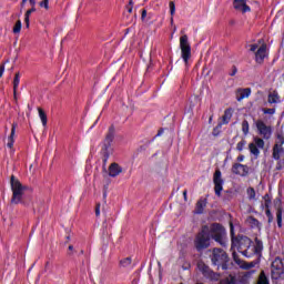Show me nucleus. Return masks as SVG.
<instances>
[{"instance_id": "9b49d317", "label": "nucleus", "mask_w": 284, "mask_h": 284, "mask_svg": "<svg viewBox=\"0 0 284 284\" xmlns=\"http://www.w3.org/2000/svg\"><path fill=\"white\" fill-rule=\"evenodd\" d=\"M213 183H214L215 196H221V192H223V183H225V181L223 180L221 170H216L214 172Z\"/></svg>"}, {"instance_id": "473e14b6", "label": "nucleus", "mask_w": 284, "mask_h": 284, "mask_svg": "<svg viewBox=\"0 0 284 284\" xmlns=\"http://www.w3.org/2000/svg\"><path fill=\"white\" fill-rule=\"evenodd\" d=\"M265 215L267 217V223L271 224L274 222V215L272 214V210L266 209L265 210Z\"/></svg>"}, {"instance_id": "72a5a7b5", "label": "nucleus", "mask_w": 284, "mask_h": 284, "mask_svg": "<svg viewBox=\"0 0 284 284\" xmlns=\"http://www.w3.org/2000/svg\"><path fill=\"white\" fill-rule=\"evenodd\" d=\"M22 23L21 20H18L13 27V34H19L21 32Z\"/></svg>"}, {"instance_id": "f3484780", "label": "nucleus", "mask_w": 284, "mask_h": 284, "mask_svg": "<svg viewBox=\"0 0 284 284\" xmlns=\"http://www.w3.org/2000/svg\"><path fill=\"white\" fill-rule=\"evenodd\" d=\"M121 172H123V168H121V165H119V163L116 162H113L109 166V176H111L112 179H115V176H119Z\"/></svg>"}, {"instance_id": "6e6552de", "label": "nucleus", "mask_w": 284, "mask_h": 284, "mask_svg": "<svg viewBox=\"0 0 284 284\" xmlns=\"http://www.w3.org/2000/svg\"><path fill=\"white\" fill-rule=\"evenodd\" d=\"M199 271L203 274L205 278L209 281H220L221 280V274L214 272L212 268H210L205 263L200 262L197 264Z\"/></svg>"}, {"instance_id": "423d86ee", "label": "nucleus", "mask_w": 284, "mask_h": 284, "mask_svg": "<svg viewBox=\"0 0 284 284\" xmlns=\"http://www.w3.org/2000/svg\"><path fill=\"white\" fill-rule=\"evenodd\" d=\"M180 50H181V57H182L184 63H187L192 57V47L190 45V42L187 41L186 34H184L180 38Z\"/></svg>"}, {"instance_id": "603ef678", "label": "nucleus", "mask_w": 284, "mask_h": 284, "mask_svg": "<svg viewBox=\"0 0 284 284\" xmlns=\"http://www.w3.org/2000/svg\"><path fill=\"white\" fill-rule=\"evenodd\" d=\"M106 199H108V193L104 192V193H103V200L105 201Z\"/></svg>"}, {"instance_id": "b1692460", "label": "nucleus", "mask_w": 284, "mask_h": 284, "mask_svg": "<svg viewBox=\"0 0 284 284\" xmlns=\"http://www.w3.org/2000/svg\"><path fill=\"white\" fill-rule=\"evenodd\" d=\"M277 227H283V209L281 206L276 210Z\"/></svg>"}, {"instance_id": "c03bdc74", "label": "nucleus", "mask_w": 284, "mask_h": 284, "mask_svg": "<svg viewBox=\"0 0 284 284\" xmlns=\"http://www.w3.org/2000/svg\"><path fill=\"white\" fill-rule=\"evenodd\" d=\"M250 52H256L258 50V44H250Z\"/></svg>"}, {"instance_id": "a18cd8bd", "label": "nucleus", "mask_w": 284, "mask_h": 284, "mask_svg": "<svg viewBox=\"0 0 284 284\" xmlns=\"http://www.w3.org/2000/svg\"><path fill=\"white\" fill-rule=\"evenodd\" d=\"M3 72H6V62H3V63L0 65V79H1V77H3Z\"/></svg>"}, {"instance_id": "f8f14e48", "label": "nucleus", "mask_w": 284, "mask_h": 284, "mask_svg": "<svg viewBox=\"0 0 284 284\" xmlns=\"http://www.w3.org/2000/svg\"><path fill=\"white\" fill-rule=\"evenodd\" d=\"M263 150V148H265V141H263V139L256 136L254 138V142L248 144V150L251 152V154H253V156L258 158V154H261V151L258 150Z\"/></svg>"}, {"instance_id": "37998d69", "label": "nucleus", "mask_w": 284, "mask_h": 284, "mask_svg": "<svg viewBox=\"0 0 284 284\" xmlns=\"http://www.w3.org/2000/svg\"><path fill=\"white\" fill-rule=\"evenodd\" d=\"M277 140H278L277 145H280L281 148H283V144H284V138H283V135L277 134Z\"/></svg>"}, {"instance_id": "09e8293b", "label": "nucleus", "mask_w": 284, "mask_h": 284, "mask_svg": "<svg viewBox=\"0 0 284 284\" xmlns=\"http://www.w3.org/2000/svg\"><path fill=\"white\" fill-rule=\"evenodd\" d=\"M145 17H148V10L142 9V14H141V19H145Z\"/></svg>"}, {"instance_id": "cd10ccee", "label": "nucleus", "mask_w": 284, "mask_h": 284, "mask_svg": "<svg viewBox=\"0 0 284 284\" xmlns=\"http://www.w3.org/2000/svg\"><path fill=\"white\" fill-rule=\"evenodd\" d=\"M246 194L248 196V201H254V199H256V190H254V187L250 186L246 190Z\"/></svg>"}, {"instance_id": "864d4df0", "label": "nucleus", "mask_w": 284, "mask_h": 284, "mask_svg": "<svg viewBox=\"0 0 284 284\" xmlns=\"http://www.w3.org/2000/svg\"><path fill=\"white\" fill-rule=\"evenodd\" d=\"M72 250H74L73 245H69V251L72 252Z\"/></svg>"}, {"instance_id": "9d476101", "label": "nucleus", "mask_w": 284, "mask_h": 284, "mask_svg": "<svg viewBox=\"0 0 284 284\" xmlns=\"http://www.w3.org/2000/svg\"><path fill=\"white\" fill-rule=\"evenodd\" d=\"M255 128L257 129L258 135L263 136V139H270L272 136V126H267L263 120H256Z\"/></svg>"}, {"instance_id": "7ed1b4c3", "label": "nucleus", "mask_w": 284, "mask_h": 284, "mask_svg": "<svg viewBox=\"0 0 284 284\" xmlns=\"http://www.w3.org/2000/svg\"><path fill=\"white\" fill-rule=\"evenodd\" d=\"M116 134V129L114 124L110 125L106 132V135L102 142V148L100 154L102 156L103 168L108 165V161L112 154H114V149L112 148V143H114V136Z\"/></svg>"}, {"instance_id": "a211bd4d", "label": "nucleus", "mask_w": 284, "mask_h": 284, "mask_svg": "<svg viewBox=\"0 0 284 284\" xmlns=\"http://www.w3.org/2000/svg\"><path fill=\"white\" fill-rule=\"evenodd\" d=\"M17 126H18L17 122H13L11 124V133L8 138L7 148H10V149L14 148V134L17 133Z\"/></svg>"}, {"instance_id": "2eb2a0df", "label": "nucleus", "mask_w": 284, "mask_h": 284, "mask_svg": "<svg viewBox=\"0 0 284 284\" xmlns=\"http://www.w3.org/2000/svg\"><path fill=\"white\" fill-rule=\"evenodd\" d=\"M233 8L235 10H239L240 12H243L244 14H245V12H251L252 11L250 6H247L246 0H234L233 1Z\"/></svg>"}, {"instance_id": "f257e3e1", "label": "nucleus", "mask_w": 284, "mask_h": 284, "mask_svg": "<svg viewBox=\"0 0 284 284\" xmlns=\"http://www.w3.org/2000/svg\"><path fill=\"white\" fill-rule=\"evenodd\" d=\"M225 227L219 223H213L211 226L203 225L201 231L195 235L194 239V247L196 252H203V250H207L211 245V241H215L222 245V247H226L227 242H225Z\"/></svg>"}, {"instance_id": "ea45409f", "label": "nucleus", "mask_w": 284, "mask_h": 284, "mask_svg": "<svg viewBox=\"0 0 284 284\" xmlns=\"http://www.w3.org/2000/svg\"><path fill=\"white\" fill-rule=\"evenodd\" d=\"M263 114H275L276 113V109L272 108V109H262Z\"/></svg>"}, {"instance_id": "393cba45", "label": "nucleus", "mask_w": 284, "mask_h": 284, "mask_svg": "<svg viewBox=\"0 0 284 284\" xmlns=\"http://www.w3.org/2000/svg\"><path fill=\"white\" fill-rule=\"evenodd\" d=\"M219 284H236V276L234 275H229L225 278H222Z\"/></svg>"}, {"instance_id": "6e6d98bb", "label": "nucleus", "mask_w": 284, "mask_h": 284, "mask_svg": "<svg viewBox=\"0 0 284 284\" xmlns=\"http://www.w3.org/2000/svg\"><path fill=\"white\" fill-rule=\"evenodd\" d=\"M275 201H277V203H281V199H276Z\"/></svg>"}, {"instance_id": "2f4dec72", "label": "nucleus", "mask_w": 284, "mask_h": 284, "mask_svg": "<svg viewBox=\"0 0 284 284\" xmlns=\"http://www.w3.org/2000/svg\"><path fill=\"white\" fill-rule=\"evenodd\" d=\"M121 267H130L132 265V257H125L120 261Z\"/></svg>"}, {"instance_id": "5701e85b", "label": "nucleus", "mask_w": 284, "mask_h": 284, "mask_svg": "<svg viewBox=\"0 0 284 284\" xmlns=\"http://www.w3.org/2000/svg\"><path fill=\"white\" fill-rule=\"evenodd\" d=\"M38 113L43 128H45V125H48V114H45V111L41 108H38Z\"/></svg>"}, {"instance_id": "20e7f679", "label": "nucleus", "mask_w": 284, "mask_h": 284, "mask_svg": "<svg viewBox=\"0 0 284 284\" xmlns=\"http://www.w3.org/2000/svg\"><path fill=\"white\" fill-rule=\"evenodd\" d=\"M211 262L217 270H230V255L223 248L212 250Z\"/></svg>"}, {"instance_id": "ddd939ff", "label": "nucleus", "mask_w": 284, "mask_h": 284, "mask_svg": "<svg viewBox=\"0 0 284 284\" xmlns=\"http://www.w3.org/2000/svg\"><path fill=\"white\" fill-rule=\"evenodd\" d=\"M231 170L233 174H236L237 176H247V174H250V166L246 164L234 163Z\"/></svg>"}, {"instance_id": "4c0bfd02", "label": "nucleus", "mask_w": 284, "mask_h": 284, "mask_svg": "<svg viewBox=\"0 0 284 284\" xmlns=\"http://www.w3.org/2000/svg\"><path fill=\"white\" fill-rule=\"evenodd\" d=\"M169 8H170L171 17H174V14L176 12V4H174V2L171 1V2H169Z\"/></svg>"}, {"instance_id": "4be33fe9", "label": "nucleus", "mask_w": 284, "mask_h": 284, "mask_svg": "<svg viewBox=\"0 0 284 284\" xmlns=\"http://www.w3.org/2000/svg\"><path fill=\"white\" fill-rule=\"evenodd\" d=\"M232 120V108L225 109L224 114L222 115V123L223 125H227Z\"/></svg>"}, {"instance_id": "5fc2aeb1", "label": "nucleus", "mask_w": 284, "mask_h": 284, "mask_svg": "<svg viewBox=\"0 0 284 284\" xmlns=\"http://www.w3.org/2000/svg\"><path fill=\"white\" fill-rule=\"evenodd\" d=\"M172 23H174V18H173V17H171V24H172Z\"/></svg>"}, {"instance_id": "79ce46f5", "label": "nucleus", "mask_w": 284, "mask_h": 284, "mask_svg": "<svg viewBox=\"0 0 284 284\" xmlns=\"http://www.w3.org/2000/svg\"><path fill=\"white\" fill-rule=\"evenodd\" d=\"M95 216H101V203L95 204Z\"/></svg>"}, {"instance_id": "3c124183", "label": "nucleus", "mask_w": 284, "mask_h": 284, "mask_svg": "<svg viewBox=\"0 0 284 284\" xmlns=\"http://www.w3.org/2000/svg\"><path fill=\"white\" fill-rule=\"evenodd\" d=\"M184 201H187V190L183 191Z\"/></svg>"}, {"instance_id": "6ab92c4d", "label": "nucleus", "mask_w": 284, "mask_h": 284, "mask_svg": "<svg viewBox=\"0 0 284 284\" xmlns=\"http://www.w3.org/2000/svg\"><path fill=\"white\" fill-rule=\"evenodd\" d=\"M19 83H21V73L17 72L13 78V99L17 103V90H19Z\"/></svg>"}, {"instance_id": "c756f323", "label": "nucleus", "mask_w": 284, "mask_h": 284, "mask_svg": "<svg viewBox=\"0 0 284 284\" xmlns=\"http://www.w3.org/2000/svg\"><path fill=\"white\" fill-rule=\"evenodd\" d=\"M248 223L251 224L252 227L261 229V222L254 216L248 217Z\"/></svg>"}, {"instance_id": "49530a36", "label": "nucleus", "mask_w": 284, "mask_h": 284, "mask_svg": "<svg viewBox=\"0 0 284 284\" xmlns=\"http://www.w3.org/2000/svg\"><path fill=\"white\" fill-rule=\"evenodd\" d=\"M236 72H239V69H236V65H233L230 77H235Z\"/></svg>"}, {"instance_id": "de8ad7c7", "label": "nucleus", "mask_w": 284, "mask_h": 284, "mask_svg": "<svg viewBox=\"0 0 284 284\" xmlns=\"http://www.w3.org/2000/svg\"><path fill=\"white\" fill-rule=\"evenodd\" d=\"M236 161H237L239 163H243V161H245V155H239L237 159H236Z\"/></svg>"}, {"instance_id": "a19ab883", "label": "nucleus", "mask_w": 284, "mask_h": 284, "mask_svg": "<svg viewBox=\"0 0 284 284\" xmlns=\"http://www.w3.org/2000/svg\"><path fill=\"white\" fill-rule=\"evenodd\" d=\"M133 8H134V2L130 0L129 4L126 6V11L129 12V14H132Z\"/></svg>"}, {"instance_id": "7c9ffc66", "label": "nucleus", "mask_w": 284, "mask_h": 284, "mask_svg": "<svg viewBox=\"0 0 284 284\" xmlns=\"http://www.w3.org/2000/svg\"><path fill=\"white\" fill-rule=\"evenodd\" d=\"M247 145V140L242 139L237 145H236V150L237 152H243V150H245V146Z\"/></svg>"}, {"instance_id": "e433bc0d", "label": "nucleus", "mask_w": 284, "mask_h": 284, "mask_svg": "<svg viewBox=\"0 0 284 284\" xmlns=\"http://www.w3.org/2000/svg\"><path fill=\"white\" fill-rule=\"evenodd\" d=\"M40 8H44V10H50V0H42L39 3Z\"/></svg>"}, {"instance_id": "8fccbe9b", "label": "nucleus", "mask_w": 284, "mask_h": 284, "mask_svg": "<svg viewBox=\"0 0 284 284\" xmlns=\"http://www.w3.org/2000/svg\"><path fill=\"white\" fill-rule=\"evenodd\" d=\"M164 130L163 129H160L156 133V135L154 136V139H156L158 136H162Z\"/></svg>"}, {"instance_id": "a878e982", "label": "nucleus", "mask_w": 284, "mask_h": 284, "mask_svg": "<svg viewBox=\"0 0 284 284\" xmlns=\"http://www.w3.org/2000/svg\"><path fill=\"white\" fill-rule=\"evenodd\" d=\"M280 97H278V92H276V91H274L273 93H270L268 94V99H267V101H268V103H278V101H280Z\"/></svg>"}, {"instance_id": "4d7b16f0", "label": "nucleus", "mask_w": 284, "mask_h": 284, "mask_svg": "<svg viewBox=\"0 0 284 284\" xmlns=\"http://www.w3.org/2000/svg\"><path fill=\"white\" fill-rule=\"evenodd\" d=\"M80 254H83V251H81Z\"/></svg>"}, {"instance_id": "412c9836", "label": "nucleus", "mask_w": 284, "mask_h": 284, "mask_svg": "<svg viewBox=\"0 0 284 284\" xmlns=\"http://www.w3.org/2000/svg\"><path fill=\"white\" fill-rule=\"evenodd\" d=\"M237 92L240 93L237 95V101H243V99H247L250 94H252V89L245 88V89H239Z\"/></svg>"}, {"instance_id": "aec40b11", "label": "nucleus", "mask_w": 284, "mask_h": 284, "mask_svg": "<svg viewBox=\"0 0 284 284\" xmlns=\"http://www.w3.org/2000/svg\"><path fill=\"white\" fill-rule=\"evenodd\" d=\"M207 205V200L205 199H200L197 202H196V205H195V214H203L205 207Z\"/></svg>"}, {"instance_id": "39448f33", "label": "nucleus", "mask_w": 284, "mask_h": 284, "mask_svg": "<svg viewBox=\"0 0 284 284\" xmlns=\"http://www.w3.org/2000/svg\"><path fill=\"white\" fill-rule=\"evenodd\" d=\"M10 185H11V192H12L10 204L19 205L20 203H23V194L26 192V185L21 184V181H19V179H17V176L14 175H11L10 178Z\"/></svg>"}, {"instance_id": "f704fd0d", "label": "nucleus", "mask_w": 284, "mask_h": 284, "mask_svg": "<svg viewBox=\"0 0 284 284\" xmlns=\"http://www.w3.org/2000/svg\"><path fill=\"white\" fill-rule=\"evenodd\" d=\"M270 205H272V200L270 199V194L264 195V207L265 210H270Z\"/></svg>"}, {"instance_id": "dca6fc26", "label": "nucleus", "mask_w": 284, "mask_h": 284, "mask_svg": "<svg viewBox=\"0 0 284 284\" xmlns=\"http://www.w3.org/2000/svg\"><path fill=\"white\" fill-rule=\"evenodd\" d=\"M265 57H267V44L263 43L255 52L256 63H263V61H265Z\"/></svg>"}, {"instance_id": "1a4fd4ad", "label": "nucleus", "mask_w": 284, "mask_h": 284, "mask_svg": "<svg viewBox=\"0 0 284 284\" xmlns=\"http://www.w3.org/2000/svg\"><path fill=\"white\" fill-rule=\"evenodd\" d=\"M273 159L277 162L276 170H283L284 168V149L283 146L275 144L273 146Z\"/></svg>"}, {"instance_id": "bb28decb", "label": "nucleus", "mask_w": 284, "mask_h": 284, "mask_svg": "<svg viewBox=\"0 0 284 284\" xmlns=\"http://www.w3.org/2000/svg\"><path fill=\"white\" fill-rule=\"evenodd\" d=\"M242 132L244 136H247L250 134V122H247V120H243L242 122Z\"/></svg>"}, {"instance_id": "c85d7f7f", "label": "nucleus", "mask_w": 284, "mask_h": 284, "mask_svg": "<svg viewBox=\"0 0 284 284\" xmlns=\"http://www.w3.org/2000/svg\"><path fill=\"white\" fill-rule=\"evenodd\" d=\"M257 284H270V280L267 278V275H265V272H261Z\"/></svg>"}, {"instance_id": "0eeeda50", "label": "nucleus", "mask_w": 284, "mask_h": 284, "mask_svg": "<svg viewBox=\"0 0 284 284\" xmlns=\"http://www.w3.org/2000/svg\"><path fill=\"white\" fill-rule=\"evenodd\" d=\"M284 274L283 260L281 257H275L271 264V276L274 281H278Z\"/></svg>"}, {"instance_id": "f03ea898", "label": "nucleus", "mask_w": 284, "mask_h": 284, "mask_svg": "<svg viewBox=\"0 0 284 284\" xmlns=\"http://www.w3.org/2000/svg\"><path fill=\"white\" fill-rule=\"evenodd\" d=\"M231 248L236 250L245 256L246 258H252V256H257L261 258L263 256V241L255 237V243L252 239L245 235H234V225L231 224Z\"/></svg>"}, {"instance_id": "58836bf2", "label": "nucleus", "mask_w": 284, "mask_h": 284, "mask_svg": "<svg viewBox=\"0 0 284 284\" xmlns=\"http://www.w3.org/2000/svg\"><path fill=\"white\" fill-rule=\"evenodd\" d=\"M252 267H254V262H251V263L243 262V264L241 265L242 270H252Z\"/></svg>"}, {"instance_id": "c9c22d12", "label": "nucleus", "mask_w": 284, "mask_h": 284, "mask_svg": "<svg viewBox=\"0 0 284 284\" xmlns=\"http://www.w3.org/2000/svg\"><path fill=\"white\" fill-rule=\"evenodd\" d=\"M233 261L234 263H236V265H239L241 267V265H243V263L245 261L241 260V257H239V254L235 253V251L233 252Z\"/></svg>"}, {"instance_id": "4468645a", "label": "nucleus", "mask_w": 284, "mask_h": 284, "mask_svg": "<svg viewBox=\"0 0 284 284\" xmlns=\"http://www.w3.org/2000/svg\"><path fill=\"white\" fill-rule=\"evenodd\" d=\"M28 0H22V6L26 4ZM29 3L31 6V9L27 10L24 14V23L27 28H30V14H32V12H37V0H29Z\"/></svg>"}]
</instances>
